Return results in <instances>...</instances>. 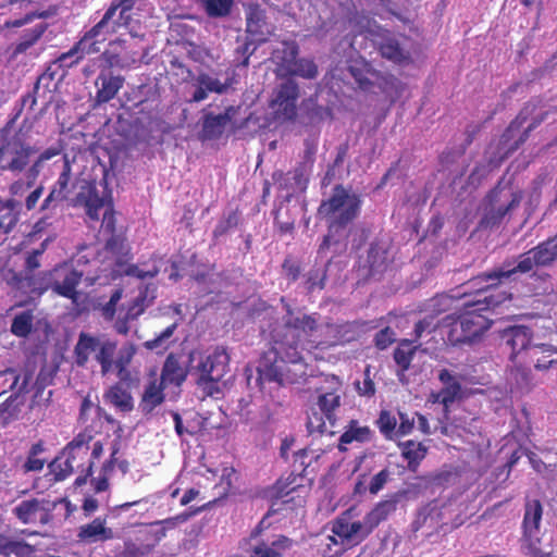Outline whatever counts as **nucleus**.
<instances>
[{"label":"nucleus","instance_id":"1","mask_svg":"<svg viewBox=\"0 0 557 557\" xmlns=\"http://www.w3.org/2000/svg\"><path fill=\"white\" fill-rule=\"evenodd\" d=\"M281 300L286 314L282 324L276 323L270 329V347L261 355L257 369L260 381L280 385L305 381L309 374V357L313 350L345 345L360 336V325L357 322L326 323L321 327L322 337L311 339L313 332L319 329V314H296L284 297Z\"/></svg>","mask_w":557,"mask_h":557},{"label":"nucleus","instance_id":"2","mask_svg":"<svg viewBox=\"0 0 557 557\" xmlns=\"http://www.w3.org/2000/svg\"><path fill=\"white\" fill-rule=\"evenodd\" d=\"M475 278L471 281L475 286L484 285L478 288L474 299L463 301L456 312L443 319V323L449 327L447 341L453 346L472 344L480 339L492 325V320L485 312L494 309L500 302L492 294H486L492 287L491 282L484 283L475 281Z\"/></svg>","mask_w":557,"mask_h":557},{"label":"nucleus","instance_id":"3","mask_svg":"<svg viewBox=\"0 0 557 557\" xmlns=\"http://www.w3.org/2000/svg\"><path fill=\"white\" fill-rule=\"evenodd\" d=\"M361 198L351 194L343 185H336L330 198L323 200L318 214L327 221V234L319 247V251L327 249L332 244H338L342 233L359 215Z\"/></svg>","mask_w":557,"mask_h":557},{"label":"nucleus","instance_id":"4","mask_svg":"<svg viewBox=\"0 0 557 557\" xmlns=\"http://www.w3.org/2000/svg\"><path fill=\"white\" fill-rule=\"evenodd\" d=\"M556 259L557 247L547 238L517 258L506 259L499 268L478 275L475 281L498 286L503 282L516 281L519 275L531 273L535 268L549 267Z\"/></svg>","mask_w":557,"mask_h":557},{"label":"nucleus","instance_id":"5","mask_svg":"<svg viewBox=\"0 0 557 557\" xmlns=\"http://www.w3.org/2000/svg\"><path fill=\"white\" fill-rule=\"evenodd\" d=\"M83 276V271L67 262L57 264L52 269V293L69 299L77 314L89 312L91 308H95L90 294L78 290Z\"/></svg>","mask_w":557,"mask_h":557},{"label":"nucleus","instance_id":"6","mask_svg":"<svg viewBox=\"0 0 557 557\" xmlns=\"http://www.w3.org/2000/svg\"><path fill=\"white\" fill-rule=\"evenodd\" d=\"M16 117L17 114L8 121L0 132L4 138L0 146V174L5 171L13 174L22 173L27 168L30 157L35 153V148L28 145L18 134L12 138H5Z\"/></svg>","mask_w":557,"mask_h":557},{"label":"nucleus","instance_id":"7","mask_svg":"<svg viewBox=\"0 0 557 557\" xmlns=\"http://www.w3.org/2000/svg\"><path fill=\"white\" fill-rule=\"evenodd\" d=\"M230 360L228 352L221 346L209 354H201L198 363L193 367L197 385L207 387L220 382L230 370Z\"/></svg>","mask_w":557,"mask_h":557},{"label":"nucleus","instance_id":"8","mask_svg":"<svg viewBox=\"0 0 557 557\" xmlns=\"http://www.w3.org/2000/svg\"><path fill=\"white\" fill-rule=\"evenodd\" d=\"M371 40L380 55L394 64L408 65L412 63V55L406 41V36H397L393 32L377 26L370 30Z\"/></svg>","mask_w":557,"mask_h":557},{"label":"nucleus","instance_id":"9","mask_svg":"<svg viewBox=\"0 0 557 557\" xmlns=\"http://www.w3.org/2000/svg\"><path fill=\"white\" fill-rule=\"evenodd\" d=\"M504 197L505 189L502 187V182H499L485 197L487 206L481 220L482 226H498L507 214L520 206L523 194L521 190L511 191L508 202L505 205H498Z\"/></svg>","mask_w":557,"mask_h":557},{"label":"nucleus","instance_id":"10","mask_svg":"<svg viewBox=\"0 0 557 557\" xmlns=\"http://www.w3.org/2000/svg\"><path fill=\"white\" fill-rule=\"evenodd\" d=\"M298 98L299 86L295 81L287 79L280 84L270 101L273 119L281 123L294 122L297 117Z\"/></svg>","mask_w":557,"mask_h":557},{"label":"nucleus","instance_id":"11","mask_svg":"<svg viewBox=\"0 0 557 557\" xmlns=\"http://www.w3.org/2000/svg\"><path fill=\"white\" fill-rule=\"evenodd\" d=\"M102 190H99L95 181H83L79 191L76 196V203L85 208L86 215L91 221H99L100 210H106L112 202L111 191L108 189L107 182L100 184Z\"/></svg>","mask_w":557,"mask_h":557},{"label":"nucleus","instance_id":"12","mask_svg":"<svg viewBox=\"0 0 557 557\" xmlns=\"http://www.w3.org/2000/svg\"><path fill=\"white\" fill-rule=\"evenodd\" d=\"M354 508H349L333 522L332 532L343 544L356 546L362 543L372 532L366 517L363 520H352Z\"/></svg>","mask_w":557,"mask_h":557},{"label":"nucleus","instance_id":"13","mask_svg":"<svg viewBox=\"0 0 557 557\" xmlns=\"http://www.w3.org/2000/svg\"><path fill=\"white\" fill-rule=\"evenodd\" d=\"M122 26L124 24L114 18V8H108L102 18L81 37L79 46H83L88 54L98 53L100 46Z\"/></svg>","mask_w":557,"mask_h":557},{"label":"nucleus","instance_id":"14","mask_svg":"<svg viewBox=\"0 0 557 557\" xmlns=\"http://www.w3.org/2000/svg\"><path fill=\"white\" fill-rule=\"evenodd\" d=\"M10 285L30 297L39 298L46 292H52V269L33 273H15Z\"/></svg>","mask_w":557,"mask_h":557},{"label":"nucleus","instance_id":"15","mask_svg":"<svg viewBox=\"0 0 557 557\" xmlns=\"http://www.w3.org/2000/svg\"><path fill=\"white\" fill-rule=\"evenodd\" d=\"M94 409L92 403L88 398H84L79 409V422L85 425L84 430L76 434L71 442L63 448L62 454L88 453L89 444L94 440L97 431L95 422L88 424L89 413Z\"/></svg>","mask_w":557,"mask_h":557},{"label":"nucleus","instance_id":"16","mask_svg":"<svg viewBox=\"0 0 557 557\" xmlns=\"http://www.w3.org/2000/svg\"><path fill=\"white\" fill-rule=\"evenodd\" d=\"M502 344L509 349V359L516 358L531 348L533 331L525 325H512L500 331Z\"/></svg>","mask_w":557,"mask_h":557},{"label":"nucleus","instance_id":"17","mask_svg":"<svg viewBox=\"0 0 557 557\" xmlns=\"http://www.w3.org/2000/svg\"><path fill=\"white\" fill-rule=\"evenodd\" d=\"M50 511V502L38 498L24 499L13 509L16 518L25 524L36 522L41 524L48 523L51 519Z\"/></svg>","mask_w":557,"mask_h":557},{"label":"nucleus","instance_id":"18","mask_svg":"<svg viewBox=\"0 0 557 557\" xmlns=\"http://www.w3.org/2000/svg\"><path fill=\"white\" fill-rule=\"evenodd\" d=\"M326 382L331 384V391L321 388L317 404L331 426H334L336 423V410L341 407V395L337 391L342 387V382L335 375L327 376Z\"/></svg>","mask_w":557,"mask_h":557},{"label":"nucleus","instance_id":"19","mask_svg":"<svg viewBox=\"0 0 557 557\" xmlns=\"http://www.w3.org/2000/svg\"><path fill=\"white\" fill-rule=\"evenodd\" d=\"M71 194V165L66 161L63 165L58 180L50 189L48 196L44 199L40 210L55 209L59 203L65 201Z\"/></svg>","mask_w":557,"mask_h":557},{"label":"nucleus","instance_id":"20","mask_svg":"<svg viewBox=\"0 0 557 557\" xmlns=\"http://www.w3.org/2000/svg\"><path fill=\"white\" fill-rule=\"evenodd\" d=\"M125 78L121 75H114L111 71H100L95 86L97 87L95 100L97 103H107L115 98L120 89L124 86Z\"/></svg>","mask_w":557,"mask_h":557},{"label":"nucleus","instance_id":"21","mask_svg":"<svg viewBox=\"0 0 557 557\" xmlns=\"http://www.w3.org/2000/svg\"><path fill=\"white\" fill-rule=\"evenodd\" d=\"M543 517V505L540 499H527L524 504V513L521 523L522 537H541L540 528Z\"/></svg>","mask_w":557,"mask_h":557},{"label":"nucleus","instance_id":"22","mask_svg":"<svg viewBox=\"0 0 557 557\" xmlns=\"http://www.w3.org/2000/svg\"><path fill=\"white\" fill-rule=\"evenodd\" d=\"M125 44L126 41L123 39L110 41V49L102 53V58L109 67L124 69L136 62L138 53L136 51H128Z\"/></svg>","mask_w":557,"mask_h":557},{"label":"nucleus","instance_id":"23","mask_svg":"<svg viewBox=\"0 0 557 557\" xmlns=\"http://www.w3.org/2000/svg\"><path fill=\"white\" fill-rule=\"evenodd\" d=\"M77 537L85 543L107 542L114 539V531L107 527V519L97 517L78 529Z\"/></svg>","mask_w":557,"mask_h":557},{"label":"nucleus","instance_id":"24","mask_svg":"<svg viewBox=\"0 0 557 557\" xmlns=\"http://www.w3.org/2000/svg\"><path fill=\"white\" fill-rule=\"evenodd\" d=\"M233 108H227L223 113L213 114L208 113L203 116L201 138L203 140L219 139L226 126L232 121Z\"/></svg>","mask_w":557,"mask_h":557},{"label":"nucleus","instance_id":"25","mask_svg":"<svg viewBox=\"0 0 557 557\" xmlns=\"http://www.w3.org/2000/svg\"><path fill=\"white\" fill-rule=\"evenodd\" d=\"M104 336H95L86 332H81L77 343L74 347L75 362L79 367H85L91 355H97Z\"/></svg>","mask_w":557,"mask_h":557},{"label":"nucleus","instance_id":"26","mask_svg":"<svg viewBox=\"0 0 557 557\" xmlns=\"http://www.w3.org/2000/svg\"><path fill=\"white\" fill-rule=\"evenodd\" d=\"M152 376L153 379L145 387L139 401V409L144 414H150L165 399L163 391L166 386L161 381H158L154 373Z\"/></svg>","mask_w":557,"mask_h":557},{"label":"nucleus","instance_id":"27","mask_svg":"<svg viewBox=\"0 0 557 557\" xmlns=\"http://www.w3.org/2000/svg\"><path fill=\"white\" fill-rule=\"evenodd\" d=\"M293 540L285 535L276 536L270 544L264 541L253 545L249 557H284V552L290 549Z\"/></svg>","mask_w":557,"mask_h":557},{"label":"nucleus","instance_id":"28","mask_svg":"<svg viewBox=\"0 0 557 557\" xmlns=\"http://www.w3.org/2000/svg\"><path fill=\"white\" fill-rule=\"evenodd\" d=\"M518 128H511V124L506 127L498 139L496 151L491 158V162L500 163L520 148L524 143H520V135L516 137L515 133Z\"/></svg>","mask_w":557,"mask_h":557},{"label":"nucleus","instance_id":"29","mask_svg":"<svg viewBox=\"0 0 557 557\" xmlns=\"http://www.w3.org/2000/svg\"><path fill=\"white\" fill-rule=\"evenodd\" d=\"M187 377V370L181 364L180 358L171 352L165 358L160 381L165 385L181 386Z\"/></svg>","mask_w":557,"mask_h":557},{"label":"nucleus","instance_id":"30","mask_svg":"<svg viewBox=\"0 0 557 557\" xmlns=\"http://www.w3.org/2000/svg\"><path fill=\"white\" fill-rule=\"evenodd\" d=\"M403 493H395L388 498L379 502L364 517L372 530L376 529L393 512L396 511L397 505Z\"/></svg>","mask_w":557,"mask_h":557},{"label":"nucleus","instance_id":"31","mask_svg":"<svg viewBox=\"0 0 557 557\" xmlns=\"http://www.w3.org/2000/svg\"><path fill=\"white\" fill-rule=\"evenodd\" d=\"M442 512L435 504H428L423 506L418 512L411 523V531L418 532L423 528L431 531L437 530L441 527Z\"/></svg>","mask_w":557,"mask_h":557},{"label":"nucleus","instance_id":"32","mask_svg":"<svg viewBox=\"0 0 557 557\" xmlns=\"http://www.w3.org/2000/svg\"><path fill=\"white\" fill-rule=\"evenodd\" d=\"M401 456L407 460V468L409 471L416 472L428 454V447L421 443L412 440L399 444Z\"/></svg>","mask_w":557,"mask_h":557},{"label":"nucleus","instance_id":"33","mask_svg":"<svg viewBox=\"0 0 557 557\" xmlns=\"http://www.w3.org/2000/svg\"><path fill=\"white\" fill-rule=\"evenodd\" d=\"M413 341L411 339H403L398 344V346L394 349L393 358L399 370L397 371V375L401 381V376L409 370L412 359L417 351V346H413Z\"/></svg>","mask_w":557,"mask_h":557},{"label":"nucleus","instance_id":"34","mask_svg":"<svg viewBox=\"0 0 557 557\" xmlns=\"http://www.w3.org/2000/svg\"><path fill=\"white\" fill-rule=\"evenodd\" d=\"M48 28L49 24L41 22L32 28L24 29L14 46V54L25 53L28 49L38 44Z\"/></svg>","mask_w":557,"mask_h":557},{"label":"nucleus","instance_id":"35","mask_svg":"<svg viewBox=\"0 0 557 557\" xmlns=\"http://www.w3.org/2000/svg\"><path fill=\"white\" fill-rule=\"evenodd\" d=\"M104 399L122 412H129L134 408L129 391L121 383L112 385L104 394Z\"/></svg>","mask_w":557,"mask_h":557},{"label":"nucleus","instance_id":"36","mask_svg":"<svg viewBox=\"0 0 557 557\" xmlns=\"http://www.w3.org/2000/svg\"><path fill=\"white\" fill-rule=\"evenodd\" d=\"M299 47L295 41H283L282 47L272 52L277 70L284 75L297 59Z\"/></svg>","mask_w":557,"mask_h":557},{"label":"nucleus","instance_id":"37","mask_svg":"<svg viewBox=\"0 0 557 557\" xmlns=\"http://www.w3.org/2000/svg\"><path fill=\"white\" fill-rule=\"evenodd\" d=\"M372 431L369 426H359L357 420H350L347 429L339 437V449H345L343 445L350 444L352 442L366 443L371 441Z\"/></svg>","mask_w":557,"mask_h":557},{"label":"nucleus","instance_id":"38","mask_svg":"<svg viewBox=\"0 0 557 557\" xmlns=\"http://www.w3.org/2000/svg\"><path fill=\"white\" fill-rule=\"evenodd\" d=\"M117 343L104 337L99 347L95 360L100 364L101 374L106 375L113 370V357L116 352Z\"/></svg>","mask_w":557,"mask_h":557},{"label":"nucleus","instance_id":"39","mask_svg":"<svg viewBox=\"0 0 557 557\" xmlns=\"http://www.w3.org/2000/svg\"><path fill=\"white\" fill-rule=\"evenodd\" d=\"M46 451V445L42 440L34 443L28 453L25 462L22 466L24 473L39 472L44 469L47 459L41 458L40 455Z\"/></svg>","mask_w":557,"mask_h":557},{"label":"nucleus","instance_id":"40","mask_svg":"<svg viewBox=\"0 0 557 557\" xmlns=\"http://www.w3.org/2000/svg\"><path fill=\"white\" fill-rule=\"evenodd\" d=\"M58 14V7L50 5L46 10H35L27 12L20 18L8 20L4 23L5 28H20L24 25L30 24L36 18L47 20Z\"/></svg>","mask_w":557,"mask_h":557},{"label":"nucleus","instance_id":"41","mask_svg":"<svg viewBox=\"0 0 557 557\" xmlns=\"http://www.w3.org/2000/svg\"><path fill=\"white\" fill-rule=\"evenodd\" d=\"M34 311L28 309L17 313L12 320L10 331L17 337H27L33 331Z\"/></svg>","mask_w":557,"mask_h":557},{"label":"nucleus","instance_id":"42","mask_svg":"<svg viewBox=\"0 0 557 557\" xmlns=\"http://www.w3.org/2000/svg\"><path fill=\"white\" fill-rule=\"evenodd\" d=\"M542 108H544V104L541 98H531L528 100L516 117L510 122L511 128L520 129L523 124L529 122L533 115L537 114Z\"/></svg>","mask_w":557,"mask_h":557},{"label":"nucleus","instance_id":"43","mask_svg":"<svg viewBox=\"0 0 557 557\" xmlns=\"http://www.w3.org/2000/svg\"><path fill=\"white\" fill-rule=\"evenodd\" d=\"M120 450L119 443H114L110 458L102 465L101 474L92 479V486L97 493L104 492L109 488L108 474L114 469L116 462V454Z\"/></svg>","mask_w":557,"mask_h":557},{"label":"nucleus","instance_id":"44","mask_svg":"<svg viewBox=\"0 0 557 557\" xmlns=\"http://www.w3.org/2000/svg\"><path fill=\"white\" fill-rule=\"evenodd\" d=\"M318 66L311 59H296L293 65L284 74L285 76H299L306 79H313L318 76Z\"/></svg>","mask_w":557,"mask_h":557},{"label":"nucleus","instance_id":"45","mask_svg":"<svg viewBox=\"0 0 557 557\" xmlns=\"http://www.w3.org/2000/svg\"><path fill=\"white\" fill-rule=\"evenodd\" d=\"M85 48L79 46V40L66 52L60 54L54 61L55 64L62 69L60 77L65 74V69H70L76 64L86 55Z\"/></svg>","mask_w":557,"mask_h":557},{"label":"nucleus","instance_id":"46","mask_svg":"<svg viewBox=\"0 0 557 557\" xmlns=\"http://www.w3.org/2000/svg\"><path fill=\"white\" fill-rule=\"evenodd\" d=\"M177 329V323L174 322L166 326L158 336L144 343L147 350H152L158 354H163L169 348V339L173 336Z\"/></svg>","mask_w":557,"mask_h":557},{"label":"nucleus","instance_id":"47","mask_svg":"<svg viewBox=\"0 0 557 557\" xmlns=\"http://www.w3.org/2000/svg\"><path fill=\"white\" fill-rule=\"evenodd\" d=\"M325 267H313L304 275V285L308 293H312L317 289H323L325 287Z\"/></svg>","mask_w":557,"mask_h":557},{"label":"nucleus","instance_id":"48","mask_svg":"<svg viewBox=\"0 0 557 557\" xmlns=\"http://www.w3.org/2000/svg\"><path fill=\"white\" fill-rule=\"evenodd\" d=\"M210 17H224L230 14L234 0H199Z\"/></svg>","mask_w":557,"mask_h":557},{"label":"nucleus","instance_id":"49","mask_svg":"<svg viewBox=\"0 0 557 557\" xmlns=\"http://www.w3.org/2000/svg\"><path fill=\"white\" fill-rule=\"evenodd\" d=\"M50 473L53 475L55 482L63 481L69 478L75 469H79L81 465H73L66 458H55L49 463Z\"/></svg>","mask_w":557,"mask_h":557},{"label":"nucleus","instance_id":"50","mask_svg":"<svg viewBox=\"0 0 557 557\" xmlns=\"http://www.w3.org/2000/svg\"><path fill=\"white\" fill-rule=\"evenodd\" d=\"M123 296V289L116 288L113 290V293L110 296V299L104 305H96L94 302L95 308H91L90 310L99 309L101 317L107 321H112L114 319L115 312H116V305L122 299Z\"/></svg>","mask_w":557,"mask_h":557},{"label":"nucleus","instance_id":"51","mask_svg":"<svg viewBox=\"0 0 557 557\" xmlns=\"http://www.w3.org/2000/svg\"><path fill=\"white\" fill-rule=\"evenodd\" d=\"M455 299L446 294L436 295L426 305V310L433 315H440L453 308Z\"/></svg>","mask_w":557,"mask_h":557},{"label":"nucleus","instance_id":"52","mask_svg":"<svg viewBox=\"0 0 557 557\" xmlns=\"http://www.w3.org/2000/svg\"><path fill=\"white\" fill-rule=\"evenodd\" d=\"M348 71L361 89L368 90L372 86L368 77V63L356 61L348 66Z\"/></svg>","mask_w":557,"mask_h":557},{"label":"nucleus","instance_id":"53","mask_svg":"<svg viewBox=\"0 0 557 557\" xmlns=\"http://www.w3.org/2000/svg\"><path fill=\"white\" fill-rule=\"evenodd\" d=\"M257 47L256 45L250 41L246 40L242 45H239L234 52V64L236 67H248L249 65V59L256 51Z\"/></svg>","mask_w":557,"mask_h":557},{"label":"nucleus","instance_id":"54","mask_svg":"<svg viewBox=\"0 0 557 557\" xmlns=\"http://www.w3.org/2000/svg\"><path fill=\"white\" fill-rule=\"evenodd\" d=\"M18 221V215L13 207L9 205L0 206V233H10Z\"/></svg>","mask_w":557,"mask_h":557},{"label":"nucleus","instance_id":"55","mask_svg":"<svg viewBox=\"0 0 557 557\" xmlns=\"http://www.w3.org/2000/svg\"><path fill=\"white\" fill-rule=\"evenodd\" d=\"M286 218H283V208H278L274 215V225L281 235L293 234L295 230V218L290 216L289 209L285 208Z\"/></svg>","mask_w":557,"mask_h":557},{"label":"nucleus","instance_id":"56","mask_svg":"<svg viewBox=\"0 0 557 557\" xmlns=\"http://www.w3.org/2000/svg\"><path fill=\"white\" fill-rule=\"evenodd\" d=\"M282 273L289 283H295L301 274V263L293 256L285 257L282 263Z\"/></svg>","mask_w":557,"mask_h":557},{"label":"nucleus","instance_id":"57","mask_svg":"<svg viewBox=\"0 0 557 557\" xmlns=\"http://www.w3.org/2000/svg\"><path fill=\"white\" fill-rule=\"evenodd\" d=\"M238 222L239 215L237 210L230 212L216 223L213 230V237L219 238L225 235L230 230L235 228L238 225Z\"/></svg>","mask_w":557,"mask_h":557},{"label":"nucleus","instance_id":"58","mask_svg":"<svg viewBox=\"0 0 557 557\" xmlns=\"http://www.w3.org/2000/svg\"><path fill=\"white\" fill-rule=\"evenodd\" d=\"M151 552V546L148 544L136 543L132 540L124 541L123 550L119 557H145Z\"/></svg>","mask_w":557,"mask_h":557},{"label":"nucleus","instance_id":"59","mask_svg":"<svg viewBox=\"0 0 557 557\" xmlns=\"http://www.w3.org/2000/svg\"><path fill=\"white\" fill-rule=\"evenodd\" d=\"M198 85H201L208 92L223 94L227 90L228 84L221 83L209 74L201 73L197 77Z\"/></svg>","mask_w":557,"mask_h":557},{"label":"nucleus","instance_id":"60","mask_svg":"<svg viewBox=\"0 0 557 557\" xmlns=\"http://www.w3.org/2000/svg\"><path fill=\"white\" fill-rule=\"evenodd\" d=\"M376 425L386 438H391L396 429L397 420L388 410H382L376 420Z\"/></svg>","mask_w":557,"mask_h":557},{"label":"nucleus","instance_id":"61","mask_svg":"<svg viewBox=\"0 0 557 557\" xmlns=\"http://www.w3.org/2000/svg\"><path fill=\"white\" fill-rule=\"evenodd\" d=\"M137 348L133 343L125 344L119 351L117 357L113 360V370L128 368Z\"/></svg>","mask_w":557,"mask_h":557},{"label":"nucleus","instance_id":"62","mask_svg":"<svg viewBox=\"0 0 557 557\" xmlns=\"http://www.w3.org/2000/svg\"><path fill=\"white\" fill-rule=\"evenodd\" d=\"M460 383L444 385V387L438 392L436 400L443 404L445 407H448L457 399V397L460 395Z\"/></svg>","mask_w":557,"mask_h":557},{"label":"nucleus","instance_id":"63","mask_svg":"<svg viewBox=\"0 0 557 557\" xmlns=\"http://www.w3.org/2000/svg\"><path fill=\"white\" fill-rule=\"evenodd\" d=\"M146 299L147 287L145 289H141L138 296H136L129 304L125 312L126 314H128V318L136 320L139 315H141L145 312L147 308Z\"/></svg>","mask_w":557,"mask_h":557},{"label":"nucleus","instance_id":"64","mask_svg":"<svg viewBox=\"0 0 557 557\" xmlns=\"http://www.w3.org/2000/svg\"><path fill=\"white\" fill-rule=\"evenodd\" d=\"M541 537L521 540L522 547L525 549L524 554L528 557H552V552H544L541 548Z\"/></svg>","mask_w":557,"mask_h":557}]
</instances>
